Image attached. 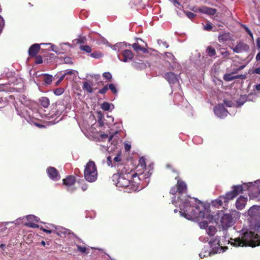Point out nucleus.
Listing matches in <instances>:
<instances>
[{
  "mask_svg": "<svg viewBox=\"0 0 260 260\" xmlns=\"http://www.w3.org/2000/svg\"><path fill=\"white\" fill-rule=\"evenodd\" d=\"M180 206L181 215L188 220H200L205 217L204 205L197 198L187 197Z\"/></svg>",
  "mask_w": 260,
  "mask_h": 260,
  "instance_id": "1",
  "label": "nucleus"
},
{
  "mask_svg": "<svg viewBox=\"0 0 260 260\" xmlns=\"http://www.w3.org/2000/svg\"><path fill=\"white\" fill-rule=\"evenodd\" d=\"M231 244L235 247L260 246V235L251 231H247L238 238L231 239Z\"/></svg>",
  "mask_w": 260,
  "mask_h": 260,
  "instance_id": "2",
  "label": "nucleus"
},
{
  "mask_svg": "<svg viewBox=\"0 0 260 260\" xmlns=\"http://www.w3.org/2000/svg\"><path fill=\"white\" fill-rule=\"evenodd\" d=\"M137 176V174H133V175L127 174V175L114 174L113 177L114 178L117 179V186L119 187H129L131 190L135 191L137 189L138 185L133 180Z\"/></svg>",
  "mask_w": 260,
  "mask_h": 260,
  "instance_id": "3",
  "label": "nucleus"
},
{
  "mask_svg": "<svg viewBox=\"0 0 260 260\" xmlns=\"http://www.w3.org/2000/svg\"><path fill=\"white\" fill-rule=\"evenodd\" d=\"M250 230L256 232L260 230V206L253 205L247 211Z\"/></svg>",
  "mask_w": 260,
  "mask_h": 260,
  "instance_id": "4",
  "label": "nucleus"
},
{
  "mask_svg": "<svg viewBox=\"0 0 260 260\" xmlns=\"http://www.w3.org/2000/svg\"><path fill=\"white\" fill-rule=\"evenodd\" d=\"M240 216L239 212L234 210H231L229 213H223L219 216L218 220L222 229L226 230L232 226Z\"/></svg>",
  "mask_w": 260,
  "mask_h": 260,
  "instance_id": "5",
  "label": "nucleus"
},
{
  "mask_svg": "<svg viewBox=\"0 0 260 260\" xmlns=\"http://www.w3.org/2000/svg\"><path fill=\"white\" fill-rule=\"evenodd\" d=\"M84 176L85 179L89 182H93L97 180L98 171L93 161L90 160L85 165Z\"/></svg>",
  "mask_w": 260,
  "mask_h": 260,
  "instance_id": "6",
  "label": "nucleus"
},
{
  "mask_svg": "<svg viewBox=\"0 0 260 260\" xmlns=\"http://www.w3.org/2000/svg\"><path fill=\"white\" fill-rule=\"evenodd\" d=\"M250 186L247 188L249 191V196L250 199H254L255 198H260V187L259 184H256L255 182L253 184L252 182H249L247 183Z\"/></svg>",
  "mask_w": 260,
  "mask_h": 260,
  "instance_id": "7",
  "label": "nucleus"
},
{
  "mask_svg": "<svg viewBox=\"0 0 260 260\" xmlns=\"http://www.w3.org/2000/svg\"><path fill=\"white\" fill-rule=\"evenodd\" d=\"M118 174L119 175H133V174H137L132 169H131L128 165L125 164L124 165L118 164L117 165Z\"/></svg>",
  "mask_w": 260,
  "mask_h": 260,
  "instance_id": "8",
  "label": "nucleus"
},
{
  "mask_svg": "<svg viewBox=\"0 0 260 260\" xmlns=\"http://www.w3.org/2000/svg\"><path fill=\"white\" fill-rule=\"evenodd\" d=\"M214 112L216 116L221 118L226 116L228 113L223 104H220L215 106L214 108Z\"/></svg>",
  "mask_w": 260,
  "mask_h": 260,
  "instance_id": "9",
  "label": "nucleus"
},
{
  "mask_svg": "<svg viewBox=\"0 0 260 260\" xmlns=\"http://www.w3.org/2000/svg\"><path fill=\"white\" fill-rule=\"evenodd\" d=\"M63 184L66 186L68 190L73 192L75 188L72 187L76 182V178L74 176L70 175L62 180Z\"/></svg>",
  "mask_w": 260,
  "mask_h": 260,
  "instance_id": "10",
  "label": "nucleus"
},
{
  "mask_svg": "<svg viewBox=\"0 0 260 260\" xmlns=\"http://www.w3.org/2000/svg\"><path fill=\"white\" fill-rule=\"evenodd\" d=\"M47 173L49 178L54 181H57L60 178L58 170L54 167H48L47 169Z\"/></svg>",
  "mask_w": 260,
  "mask_h": 260,
  "instance_id": "11",
  "label": "nucleus"
},
{
  "mask_svg": "<svg viewBox=\"0 0 260 260\" xmlns=\"http://www.w3.org/2000/svg\"><path fill=\"white\" fill-rule=\"evenodd\" d=\"M231 48L234 52L239 53L248 51L249 47L247 44L240 42L235 47H231Z\"/></svg>",
  "mask_w": 260,
  "mask_h": 260,
  "instance_id": "12",
  "label": "nucleus"
},
{
  "mask_svg": "<svg viewBox=\"0 0 260 260\" xmlns=\"http://www.w3.org/2000/svg\"><path fill=\"white\" fill-rule=\"evenodd\" d=\"M176 187L179 196L187 193V185L184 181L181 180H178L176 184Z\"/></svg>",
  "mask_w": 260,
  "mask_h": 260,
  "instance_id": "13",
  "label": "nucleus"
},
{
  "mask_svg": "<svg viewBox=\"0 0 260 260\" xmlns=\"http://www.w3.org/2000/svg\"><path fill=\"white\" fill-rule=\"evenodd\" d=\"M233 37V35L230 32H221L218 36V40L220 43H224L232 40Z\"/></svg>",
  "mask_w": 260,
  "mask_h": 260,
  "instance_id": "14",
  "label": "nucleus"
},
{
  "mask_svg": "<svg viewBox=\"0 0 260 260\" xmlns=\"http://www.w3.org/2000/svg\"><path fill=\"white\" fill-rule=\"evenodd\" d=\"M247 183H244L242 185H234L233 186V190H232L234 194L237 196L240 193H242L244 190L247 189V188L250 187Z\"/></svg>",
  "mask_w": 260,
  "mask_h": 260,
  "instance_id": "15",
  "label": "nucleus"
},
{
  "mask_svg": "<svg viewBox=\"0 0 260 260\" xmlns=\"http://www.w3.org/2000/svg\"><path fill=\"white\" fill-rule=\"evenodd\" d=\"M247 201V198L244 197L243 196H240L236 200V207L238 210H241L243 209L246 205Z\"/></svg>",
  "mask_w": 260,
  "mask_h": 260,
  "instance_id": "16",
  "label": "nucleus"
},
{
  "mask_svg": "<svg viewBox=\"0 0 260 260\" xmlns=\"http://www.w3.org/2000/svg\"><path fill=\"white\" fill-rule=\"evenodd\" d=\"M164 77L170 84H174L178 82L177 75L172 72L165 73Z\"/></svg>",
  "mask_w": 260,
  "mask_h": 260,
  "instance_id": "17",
  "label": "nucleus"
},
{
  "mask_svg": "<svg viewBox=\"0 0 260 260\" xmlns=\"http://www.w3.org/2000/svg\"><path fill=\"white\" fill-rule=\"evenodd\" d=\"M40 45L38 44H34L28 49V54L31 57L36 56L40 50Z\"/></svg>",
  "mask_w": 260,
  "mask_h": 260,
  "instance_id": "18",
  "label": "nucleus"
},
{
  "mask_svg": "<svg viewBox=\"0 0 260 260\" xmlns=\"http://www.w3.org/2000/svg\"><path fill=\"white\" fill-rule=\"evenodd\" d=\"M69 230L62 226L55 227L54 234L60 237H65L67 234H69Z\"/></svg>",
  "mask_w": 260,
  "mask_h": 260,
  "instance_id": "19",
  "label": "nucleus"
},
{
  "mask_svg": "<svg viewBox=\"0 0 260 260\" xmlns=\"http://www.w3.org/2000/svg\"><path fill=\"white\" fill-rule=\"evenodd\" d=\"M121 56L122 57L121 60L126 62L128 60H132L133 59L134 54L131 50L126 49L122 51Z\"/></svg>",
  "mask_w": 260,
  "mask_h": 260,
  "instance_id": "20",
  "label": "nucleus"
},
{
  "mask_svg": "<svg viewBox=\"0 0 260 260\" xmlns=\"http://www.w3.org/2000/svg\"><path fill=\"white\" fill-rule=\"evenodd\" d=\"M199 11L202 14L213 15L215 14L216 10L215 9L208 8L206 7H202L199 9Z\"/></svg>",
  "mask_w": 260,
  "mask_h": 260,
  "instance_id": "21",
  "label": "nucleus"
},
{
  "mask_svg": "<svg viewBox=\"0 0 260 260\" xmlns=\"http://www.w3.org/2000/svg\"><path fill=\"white\" fill-rule=\"evenodd\" d=\"M236 196L234 194L232 191L228 192L225 195L221 196V199H223L224 206H227L229 201L233 200Z\"/></svg>",
  "mask_w": 260,
  "mask_h": 260,
  "instance_id": "22",
  "label": "nucleus"
},
{
  "mask_svg": "<svg viewBox=\"0 0 260 260\" xmlns=\"http://www.w3.org/2000/svg\"><path fill=\"white\" fill-rule=\"evenodd\" d=\"M212 205L217 208L223 206L224 208H227V206H224L223 199H221V196H219L218 199L213 201L212 202Z\"/></svg>",
  "mask_w": 260,
  "mask_h": 260,
  "instance_id": "23",
  "label": "nucleus"
},
{
  "mask_svg": "<svg viewBox=\"0 0 260 260\" xmlns=\"http://www.w3.org/2000/svg\"><path fill=\"white\" fill-rule=\"evenodd\" d=\"M82 88L88 93H92L93 92L92 84L90 82L87 81L84 82Z\"/></svg>",
  "mask_w": 260,
  "mask_h": 260,
  "instance_id": "24",
  "label": "nucleus"
},
{
  "mask_svg": "<svg viewBox=\"0 0 260 260\" xmlns=\"http://www.w3.org/2000/svg\"><path fill=\"white\" fill-rule=\"evenodd\" d=\"M134 49L137 52H142L143 53H147V50L143 47H142L138 43H134L132 45Z\"/></svg>",
  "mask_w": 260,
  "mask_h": 260,
  "instance_id": "25",
  "label": "nucleus"
},
{
  "mask_svg": "<svg viewBox=\"0 0 260 260\" xmlns=\"http://www.w3.org/2000/svg\"><path fill=\"white\" fill-rule=\"evenodd\" d=\"M53 77L51 75L44 74L43 75V82L45 85H50L52 82Z\"/></svg>",
  "mask_w": 260,
  "mask_h": 260,
  "instance_id": "26",
  "label": "nucleus"
},
{
  "mask_svg": "<svg viewBox=\"0 0 260 260\" xmlns=\"http://www.w3.org/2000/svg\"><path fill=\"white\" fill-rule=\"evenodd\" d=\"M39 102L44 108H47L50 105L49 99L47 97H42L39 99Z\"/></svg>",
  "mask_w": 260,
  "mask_h": 260,
  "instance_id": "27",
  "label": "nucleus"
},
{
  "mask_svg": "<svg viewBox=\"0 0 260 260\" xmlns=\"http://www.w3.org/2000/svg\"><path fill=\"white\" fill-rule=\"evenodd\" d=\"M247 96L246 95H241L240 98L236 100V104L237 107H241L247 101Z\"/></svg>",
  "mask_w": 260,
  "mask_h": 260,
  "instance_id": "28",
  "label": "nucleus"
},
{
  "mask_svg": "<svg viewBox=\"0 0 260 260\" xmlns=\"http://www.w3.org/2000/svg\"><path fill=\"white\" fill-rule=\"evenodd\" d=\"M206 52L210 57H213L216 54L215 49L210 46H209L207 47Z\"/></svg>",
  "mask_w": 260,
  "mask_h": 260,
  "instance_id": "29",
  "label": "nucleus"
},
{
  "mask_svg": "<svg viewBox=\"0 0 260 260\" xmlns=\"http://www.w3.org/2000/svg\"><path fill=\"white\" fill-rule=\"evenodd\" d=\"M77 250L82 253L88 254L89 253L88 249L85 246H81L78 244L76 245Z\"/></svg>",
  "mask_w": 260,
  "mask_h": 260,
  "instance_id": "30",
  "label": "nucleus"
},
{
  "mask_svg": "<svg viewBox=\"0 0 260 260\" xmlns=\"http://www.w3.org/2000/svg\"><path fill=\"white\" fill-rule=\"evenodd\" d=\"M207 233L210 236H214L216 232V229L214 226H210L207 229Z\"/></svg>",
  "mask_w": 260,
  "mask_h": 260,
  "instance_id": "31",
  "label": "nucleus"
},
{
  "mask_svg": "<svg viewBox=\"0 0 260 260\" xmlns=\"http://www.w3.org/2000/svg\"><path fill=\"white\" fill-rule=\"evenodd\" d=\"M223 79L225 81H231L235 79V76H232V74H225L223 76Z\"/></svg>",
  "mask_w": 260,
  "mask_h": 260,
  "instance_id": "32",
  "label": "nucleus"
},
{
  "mask_svg": "<svg viewBox=\"0 0 260 260\" xmlns=\"http://www.w3.org/2000/svg\"><path fill=\"white\" fill-rule=\"evenodd\" d=\"M57 106H56L55 108H53L52 109L51 112V117H53V116H57V115H60L61 114V111H58L57 109Z\"/></svg>",
  "mask_w": 260,
  "mask_h": 260,
  "instance_id": "33",
  "label": "nucleus"
},
{
  "mask_svg": "<svg viewBox=\"0 0 260 260\" xmlns=\"http://www.w3.org/2000/svg\"><path fill=\"white\" fill-rule=\"evenodd\" d=\"M101 107L102 109L104 111H108L110 109L111 104L108 102H105L101 105Z\"/></svg>",
  "mask_w": 260,
  "mask_h": 260,
  "instance_id": "34",
  "label": "nucleus"
},
{
  "mask_svg": "<svg viewBox=\"0 0 260 260\" xmlns=\"http://www.w3.org/2000/svg\"><path fill=\"white\" fill-rule=\"evenodd\" d=\"M80 48L81 50H83L86 52L87 53H90L92 51L91 48L88 45L81 46L80 47Z\"/></svg>",
  "mask_w": 260,
  "mask_h": 260,
  "instance_id": "35",
  "label": "nucleus"
},
{
  "mask_svg": "<svg viewBox=\"0 0 260 260\" xmlns=\"http://www.w3.org/2000/svg\"><path fill=\"white\" fill-rule=\"evenodd\" d=\"M223 51H221L220 53L223 56V58L228 59L230 55V53L229 51L225 50L224 49H222Z\"/></svg>",
  "mask_w": 260,
  "mask_h": 260,
  "instance_id": "36",
  "label": "nucleus"
},
{
  "mask_svg": "<svg viewBox=\"0 0 260 260\" xmlns=\"http://www.w3.org/2000/svg\"><path fill=\"white\" fill-rule=\"evenodd\" d=\"M108 87L113 93L116 94L117 93V90L114 84H110Z\"/></svg>",
  "mask_w": 260,
  "mask_h": 260,
  "instance_id": "37",
  "label": "nucleus"
},
{
  "mask_svg": "<svg viewBox=\"0 0 260 260\" xmlns=\"http://www.w3.org/2000/svg\"><path fill=\"white\" fill-rule=\"evenodd\" d=\"M63 92V88L61 87L55 89L53 91L54 93L56 95H60L62 94Z\"/></svg>",
  "mask_w": 260,
  "mask_h": 260,
  "instance_id": "38",
  "label": "nucleus"
},
{
  "mask_svg": "<svg viewBox=\"0 0 260 260\" xmlns=\"http://www.w3.org/2000/svg\"><path fill=\"white\" fill-rule=\"evenodd\" d=\"M212 28L213 26L211 22H207L206 25H204V29L207 31H210Z\"/></svg>",
  "mask_w": 260,
  "mask_h": 260,
  "instance_id": "39",
  "label": "nucleus"
},
{
  "mask_svg": "<svg viewBox=\"0 0 260 260\" xmlns=\"http://www.w3.org/2000/svg\"><path fill=\"white\" fill-rule=\"evenodd\" d=\"M90 56L94 58H99L102 56V54L100 52H94L91 53Z\"/></svg>",
  "mask_w": 260,
  "mask_h": 260,
  "instance_id": "40",
  "label": "nucleus"
},
{
  "mask_svg": "<svg viewBox=\"0 0 260 260\" xmlns=\"http://www.w3.org/2000/svg\"><path fill=\"white\" fill-rule=\"evenodd\" d=\"M140 167L142 168H145L146 167L145 159L143 157H141L139 160ZM139 165L138 166V167Z\"/></svg>",
  "mask_w": 260,
  "mask_h": 260,
  "instance_id": "41",
  "label": "nucleus"
},
{
  "mask_svg": "<svg viewBox=\"0 0 260 260\" xmlns=\"http://www.w3.org/2000/svg\"><path fill=\"white\" fill-rule=\"evenodd\" d=\"M113 160L114 162H119L121 161V154L120 153H119L117 154V155L114 157Z\"/></svg>",
  "mask_w": 260,
  "mask_h": 260,
  "instance_id": "42",
  "label": "nucleus"
},
{
  "mask_svg": "<svg viewBox=\"0 0 260 260\" xmlns=\"http://www.w3.org/2000/svg\"><path fill=\"white\" fill-rule=\"evenodd\" d=\"M177 99H179L181 101L183 99V98L182 96V95L179 94V93H175L174 94V103H176V104H178V103H177Z\"/></svg>",
  "mask_w": 260,
  "mask_h": 260,
  "instance_id": "43",
  "label": "nucleus"
},
{
  "mask_svg": "<svg viewBox=\"0 0 260 260\" xmlns=\"http://www.w3.org/2000/svg\"><path fill=\"white\" fill-rule=\"evenodd\" d=\"M243 28L245 29V31L251 37H253V34L251 30L247 27V26L245 25L242 24L241 25Z\"/></svg>",
  "mask_w": 260,
  "mask_h": 260,
  "instance_id": "44",
  "label": "nucleus"
},
{
  "mask_svg": "<svg viewBox=\"0 0 260 260\" xmlns=\"http://www.w3.org/2000/svg\"><path fill=\"white\" fill-rule=\"evenodd\" d=\"M103 76L107 80H111L112 78V75L109 72H105L103 74Z\"/></svg>",
  "mask_w": 260,
  "mask_h": 260,
  "instance_id": "45",
  "label": "nucleus"
},
{
  "mask_svg": "<svg viewBox=\"0 0 260 260\" xmlns=\"http://www.w3.org/2000/svg\"><path fill=\"white\" fill-rule=\"evenodd\" d=\"M36 57V60H35V63L36 64H40V63H42L43 62V59H42V57L41 55H38Z\"/></svg>",
  "mask_w": 260,
  "mask_h": 260,
  "instance_id": "46",
  "label": "nucleus"
},
{
  "mask_svg": "<svg viewBox=\"0 0 260 260\" xmlns=\"http://www.w3.org/2000/svg\"><path fill=\"white\" fill-rule=\"evenodd\" d=\"M208 225V222L207 221H203L200 223V226L201 229H206L207 228Z\"/></svg>",
  "mask_w": 260,
  "mask_h": 260,
  "instance_id": "47",
  "label": "nucleus"
},
{
  "mask_svg": "<svg viewBox=\"0 0 260 260\" xmlns=\"http://www.w3.org/2000/svg\"><path fill=\"white\" fill-rule=\"evenodd\" d=\"M108 90V86H105L103 88L99 90V93L102 94H104Z\"/></svg>",
  "mask_w": 260,
  "mask_h": 260,
  "instance_id": "48",
  "label": "nucleus"
},
{
  "mask_svg": "<svg viewBox=\"0 0 260 260\" xmlns=\"http://www.w3.org/2000/svg\"><path fill=\"white\" fill-rule=\"evenodd\" d=\"M107 164L108 165V166H111L112 167L113 166H114V167H116V165H114V164H112V157L111 156H109L107 157Z\"/></svg>",
  "mask_w": 260,
  "mask_h": 260,
  "instance_id": "49",
  "label": "nucleus"
},
{
  "mask_svg": "<svg viewBox=\"0 0 260 260\" xmlns=\"http://www.w3.org/2000/svg\"><path fill=\"white\" fill-rule=\"evenodd\" d=\"M26 225L29 228H39V225L37 224L34 223H26Z\"/></svg>",
  "mask_w": 260,
  "mask_h": 260,
  "instance_id": "50",
  "label": "nucleus"
},
{
  "mask_svg": "<svg viewBox=\"0 0 260 260\" xmlns=\"http://www.w3.org/2000/svg\"><path fill=\"white\" fill-rule=\"evenodd\" d=\"M64 62L66 63H69V64L73 63L72 58L70 57H64Z\"/></svg>",
  "mask_w": 260,
  "mask_h": 260,
  "instance_id": "51",
  "label": "nucleus"
},
{
  "mask_svg": "<svg viewBox=\"0 0 260 260\" xmlns=\"http://www.w3.org/2000/svg\"><path fill=\"white\" fill-rule=\"evenodd\" d=\"M178 192V190L177 187L175 188V187H172L170 189V193L173 195H175Z\"/></svg>",
  "mask_w": 260,
  "mask_h": 260,
  "instance_id": "52",
  "label": "nucleus"
},
{
  "mask_svg": "<svg viewBox=\"0 0 260 260\" xmlns=\"http://www.w3.org/2000/svg\"><path fill=\"white\" fill-rule=\"evenodd\" d=\"M224 104L227 106L229 107H231L233 105V103L231 101L224 100Z\"/></svg>",
  "mask_w": 260,
  "mask_h": 260,
  "instance_id": "53",
  "label": "nucleus"
},
{
  "mask_svg": "<svg viewBox=\"0 0 260 260\" xmlns=\"http://www.w3.org/2000/svg\"><path fill=\"white\" fill-rule=\"evenodd\" d=\"M158 43L159 45L162 44L166 48H168L169 47V45H168V44L166 42H163L161 40H158Z\"/></svg>",
  "mask_w": 260,
  "mask_h": 260,
  "instance_id": "54",
  "label": "nucleus"
},
{
  "mask_svg": "<svg viewBox=\"0 0 260 260\" xmlns=\"http://www.w3.org/2000/svg\"><path fill=\"white\" fill-rule=\"evenodd\" d=\"M5 22L3 20V17H0V32L2 31L3 27H4Z\"/></svg>",
  "mask_w": 260,
  "mask_h": 260,
  "instance_id": "55",
  "label": "nucleus"
},
{
  "mask_svg": "<svg viewBox=\"0 0 260 260\" xmlns=\"http://www.w3.org/2000/svg\"><path fill=\"white\" fill-rule=\"evenodd\" d=\"M131 146L130 144L128 143H125L124 144V149L126 151H128L131 149Z\"/></svg>",
  "mask_w": 260,
  "mask_h": 260,
  "instance_id": "56",
  "label": "nucleus"
},
{
  "mask_svg": "<svg viewBox=\"0 0 260 260\" xmlns=\"http://www.w3.org/2000/svg\"><path fill=\"white\" fill-rule=\"evenodd\" d=\"M65 77V75H62L60 78H59V79L56 82V85H58V84H59L60 83V82L63 80V79Z\"/></svg>",
  "mask_w": 260,
  "mask_h": 260,
  "instance_id": "57",
  "label": "nucleus"
},
{
  "mask_svg": "<svg viewBox=\"0 0 260 260\" xmlns=\"http://www.w3.org/2000/svg\"><path fill=\"white\" fill-rule=\"evenodd\" d=\"M66 72L63 74L67 75H73L74 74V71L72 70H68L66 71Z\"/></svg>",
  "mask_w": 260,
  "mask_h": 260,
  "instance_id": "58",
  "label": "nucleus"
},
{
  "mask_svg": "<svg viewBox=\"0 0 260 260\" xmlns=\"http://www.w3.org/2000/svg\"><path fill=\"white\" fill-rule=\"evenodd\" d=\"M172 3L175 6H179L180 5V3L178 2V0H172Z\"/></svg>",
  "mask_w": 260,
  "mask_h": 260,
  "instance_id": "59",
  "label": "nucleus"
},
{
  "mask_svg": "<svg viewBox=\"0 0 260 260\" xmlns=\"http://www.w3.org/2000/svg\"><path fill=\"white\" fill-rule=\"evenodd\" d=\"M36 217L34 215H29L27 217V219L28 220L36 219Z\"/></svg>",
  "mask_w": 260,
  "mask_h": 260,
  "instance_id": "60",
  "label": "nucleus"
},
{
  "mask_svg": "<svg viewBox=\"0 0 260 260\" xmlns=\"http://www.w3.org/2000/svg\"><path fill=\"white\" fill-rule=\"evenodd\" d=\"M44 232L46 233L47 234L54 233V230H48V229H46L44 230Z\"/></svg>",
  "mask_w": 260,
  "mask_h": 260,
  "instance_id": "61",
  "label": "nucleus"
},
{
  "mask_svg": "<svg viewBox=\"0 0 260 260\" xmlns=\"http://www.w3.org/2000/svg\"><path fill=\"white\" fill-rule=\"evenodd\" d=\"M245 78V75H237L235 76V79H244Z\"/></svg>",
  "mask_w": 260,
  "mask_h": 260,
  "instance_id": "62",
  "label": "nucleus"
},
{
  "mask_svg": "<svg viewBox=\"0 0 260 260\" xmlns=\"http://www.w3.org/2000/svg\"><path fill=\"white\" fill-rule=\"evenodd\" d=\"M88 188V185L86 184H84L82 185L81 188L83 191H85Z\"/></svg>",
  "mask_w": 260,
  "mask_h": 260,
  "instance_id": "63",
  "label": "nucleus"
},
{
  "mask_svg": "<svg viewBox=\"0 0 260 260\" xmlns=\"http://www.w3.org/2000/svg\"><path fill=\"white\" fill-rule=\"evenodd\" d=\"M254 73L257 74H260V68H256L254 70Z\"/></svg>",
  "mask_w": 260,
  "mask_h": 260,
  "instance_id": "64",
  "label": "nucleus"
}]
</instances>
